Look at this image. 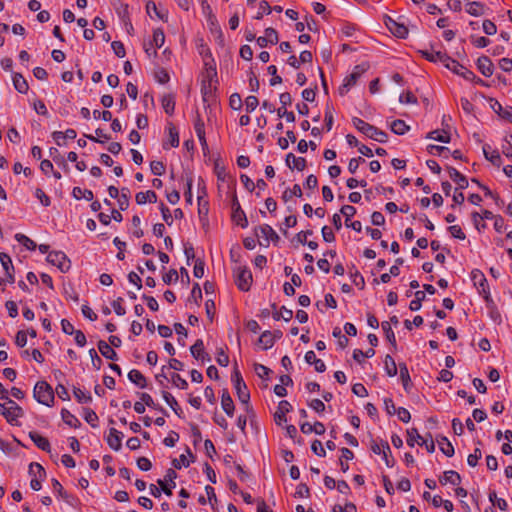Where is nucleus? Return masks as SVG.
I'll return each mask as SVG.
<instances>
[{
	"mask_svg": "<svg viewBox=\"0 0 512 512\" xmlns=\"http://www.w3.org/2000/svg\"><path fill=\"white\" fill-rule=\"evenodd\" d=\"M352 122H353L354 127L359 132H361L365 136L369 137L370 139H373L380 143L387 142L388 135L384 131L378 129L377 127H375L357 117L353 118Z\"/></svg>",
	"mask_w": 512,
	"mask_h": 512,
	"instance_id": "nucleus-1",
	"label": "nucleus"
},
{
	"mask_svg": "<svg viewBox=\"0 0 512 512\" xmlns=\"http://www.w3.org/2000/svg\"><path fill=\"white\" fill-rule=\"evenodd\" d=\"M33 396L38 403L45 406L51 407L54 404V391L45 381H39L35 384Z\"/></svg>",
	"mask_w": 512,
	"mask_h": 512,
	"instance_id": "nucleus-2",
	"label": "nucleus"
},
{
	"mask_svg": "<svg viewBox=\"0 0 512 512\" xmlns=\"http://www.w3.org/2000/svg\"><path fill=\"white\" fill-rule=\"evenodd\" d=\"M0 414L12 424L23 415V410L15 401L7 397V399L0 400Z\"/></svg>",
	"mask_w": 512,
	"mask_h": 512,
	"instance_id": "nucleus-3",
	"label": "nucleus"
},
{
	"mask_svg": "<svg viewBox=\"0 0 512 512\" xmlns=\"http://www.w3.org/2000/svg\"><path fill=\"white\" fill-rule=\"evenodd\" d=\"M367 68L364 65H357L352 72L343 79V83L339 87V94L344 96L349 90L356 85L359 78L366 72Z\"/></svg>",
	"mask_w": 512,
	"mask_h": 512,
	"instance_id": "nucleus-4",
	"label": "nucleus"
},
{
	"mask_svg": "<svg viewBox=\"0 0 512 512\" xmlns=\"http://www.w3.org/2000/svg\"><path fill=\"white\" fill-rule=\"evenodd\" d=\"M235 283L242 291H248L251 287L253 278L251 271L246 266L238 265L234 269Z\"/></svg>",
	"mask_w": 512,
	"mask_h": 512,
	"instance_id": "nucleus-5",
	"label": "nucleus"
},
{
	"mask_svg": "<svg viewBox=\"0 0 512 512\" xmlns=\"http://www.w3.org/2000/svg\"><path fill=\"white\" fill-rule=\"evenodd\" d=\"M232 381L234 383V388L236 390L239 401L243 404H248L250 400V393L240 372L236 368L232 374Z\"/></svg>",
	"mask_w": 512,
	"mask_h": 512,
	"instance_id": "nucleus-6",
	"label": "nucleus"
},
{
	"mask_svg": "<svg viewBox=\"0 0 512 512\" xmlns=\"http://www.w3.org/2000/svg\"><path fill=\"white\" fill-rule=\"evenodd\" d=\"M371 450L373 453L381 455L388 467H392L394 465V459L391 456V449L388 442L383 440H380L379 442L373 441L371 444Z\"/></svg>",
	"mask_w": 512,
	"mask_h": 512,
	"instance_id": "nucleus-7",
	"label": "nucleus"
},
{
	"mask_svg": "<svg viewBox=\"0 0 512 512\" xmlns=\"http://www.w3.org/2000/svg\"><path fill=\"white\" fill-rule=\"evenodd\" d=\"M47 261L56 266L61 272H67L70 269V260L62 251H52L47 255Z\"/></svg>",
	"mask_w": 512,
	"mask_h": 512,
	"instance_id": "nucleus-8",
	"label": "nucleus"
},
{
	"mask_svg": "<svg viewBox=\"0 0 512 512\" xmlns=\"http://www.w3.org/2000/svg\"><path fill=\"white\" fill-rule=\"evenodd\" d=\"M444 66L451 70L453 73L463 77L464 79L468 81H472L475 78V75L472 71L467 69L465 66L460 64L458 61L448 58V61L444 63Z\"/></svg>",
	"mask_w": 512,
	"mask_h": 512,
	"instance_id": "nucleus-9",
	"label": "nucleus"
},
{
	"mask_svg": "<svg viewBox=\"0 0 512 512\" xmlns=\"http://www.w3.org/2000/svg\"><path fill=\"white\" fill-rule=\"evenodd\" d=\"M255 235L265 240V243L260 242V245L268 246L270 242L279 240V236L275 230L268 224H263L255 228Z\"/></svg>",
	"mask_w": 512,
	"mask_h": 512,
	"instance_id": "nucleus-10",
	"label": "nucleus"
},
{
	"mask_svg": "<svg viewBox=\"0 0 512 512\" xmlns=\"http://www.w3.org/2000/svg\"><path fill=\"white\" fill-rule=\"evenodd\" d=\"M177 474L175 470L168 469L164 479H159L157 481L158 485L161 487V490L167 495H172V489L176 486L174 480L176 479Z\"/></svg>",
	"mask_w": 512,
	"mask_h": 512,
	"instance_id": "nucleus-11",
	"label": "nucleus"
},
{
	"mask_svg": "<svg viewBox=\"0 0 512 512\" xmlns=\"http://www.w3.org/2000/svg\"><path fill=\"white\" fill-rule=\"evenodd\" d=\"M232 210H233L232 218H233L234 222L237 225L241 226L242 228L247 227L248 220H247L246 214L242 210L240 203L236 196H234L233 200H232Z\"/></svg>",
	"mask_w": 512,
	"mask_h": 512,
	"instance_id": "nucleus-12",
	"label": "nucleus"
},
{
	"mask_svg": "<svg viewBox=\"0 0 512 512\" xmlns=\"http://www.w3.org/2000/svg\"><path fill=\"white\" fill-rule=\"evenodd\" d=\"M385 24L389 31L398 38H405L408 35V28L391 17L386 18Z\"/></svg>",
	"mask_w": 512,
	"mask_h": 512,
	"instance_id": "nucleus-13",
	"label": "nucleus"
},
{
	"mask_svg": "<svg viewBox=\"0 0 512 512\" xmlns=\"http://www.w3.org/2000/svg\"><path fill=\"white\" fill-rule=\"evenodd\" d=\"M202 81H204L205 84L208 83L210 90H214L216 88L217 70L215 65L205 63V73Z\"/></svg>",
	"mask_w": 512,
	"mask_h": 512,
	"instance_id": "nucleus-14",
	"label": "nucleus"
},
{
	"mask_svg": "<svg viewBox=\"0 0 512 512\" xmlns=\"http://www.w3.org/2000/svg\"><path fill=\"white\" fill-rule=\"evenodd\" d=\"M278 40V33L273 28H267L264 32V36H260L256 39L260 47H266L268 44H276Z\"/></svg>",
	"mask_w": 512,
	"mask_h": 512,
	"instance_id": "nucleus-15",
	"label": "nucleus"
},
{
	"mask_svg": "<svg viewBox=\"0 0 512 512\" xmlns=\"http://www.w3.org/2000/svg\"><path fill=\"white\" fill-rule=\"evenodd\" d=\"M421 55L430 62H440L444 65L448 61L449 56L446 53L440 51L431 50H420Z\"/></svg>",
	"mask_w": 512,
	"mask_h": 512,
	"instance_id": "nucleus-16",
	"label": "nucleus"
},
{
	"mask_svg": "<svg viewBox=\"0 0 512 512\" xmlns=\"http://www.w3.org/2000/svg\"><path fill=\"white\" fill-rule=\"evenodd\" d=\"M291 409H292V406L288 401H286V400L280 401L278 404V407H277V411L275 412V415H274L276 424L281 425L283 422H286L287 421L286 414L288 412H290Z\"/></svg>",
	"mask_w": 512,
	"mask_h": 512,
	"instance_id": "nucleus-17",
	"label": "nucleus"
},
{
	"mask_svg": "<svg viewBox=\"0 0 512 512\" xmlns=\"http://www.w3.org/2000/svg\"><path fill=\"white\" fill-rule=\"evenodd\" d=\"M0 262L7 276V281L13 283L15 281L14 267L10 256L6 253H0Z\"/></svg>",
	"mask_w": 512,
	"mask_h": 512,
	"instance_id": "nucleus-18",
	"label": "nucleus"
},
{
	"mask_svg": "<svg viewBox=\"0 0 512 512\" xmlns=\"http://www.w3.org/2000/svg\"><path fill=\"white\" fill-rule=\"evenodd\" d=\"M123 434L115 428L109 430L107 443L111 449L118 451L122 447Z\"/></svg>",
	"mask_w": 512,
	"mask_h": 512,
	"instance_id": "nucleus-19",
	"label": "nucleus"
},
{
	"mask_svg": "<svg viewBox=\"0 0 512 512\" xmlns=\"http://www.w3.org/2000/svg\"><path fill=\"white\" fill-rule=\"evenodd\" d=\"M29 437L39 449L48 453L51 452L50 442L46 437L36 431L29 432Z\"/></svg>",
	"mask_w": 512,
	"mask_h": 512,
	"instance_id": "nucleus-20",
	"label": "nucleus"
},
{
	"mask_svg": "<svg viewBox=\"0 0 512 512\" xmlns=\"http://www.w3.org/2000/svg\"><path fill=\"white\" fill-rule=\"evenodd\" d=\"M286 164L290 169L303 171L306 167V160L303 157H296L293 153L286 156Z\"/></svg>",
	"mask_w": 512,
	"mask_h": 512,
	"instance_id": "nucleus-21",
	"label": "nucleus"
},
{
	"mask_svg": "<svg viewBox=\"0 0 512 512\" xmlns=\"http://www.w3.org/2000/svg\"><path fill=\"white\" fill-rule=\"evenodd\" d=\"M305 361L310 365H314L315 370L319 373L326 370L325 363L321 359H318L312 350L306 352Z\"/></svg>",
	"mask_w": 512,
	"mask_h": 512,
	"instance_id": "nucleus-22",
	"label": "nucleus"
},
{
	"mask_svg": "<svg viewBox=\"0 0 512 512\" xmlns=\"http://www.w3.org/2000/svg\"><path fill=\"white\" fill-rule=\"evenodd\" d=\"M477 67L485 77H490L493 74V63L487 56L478 58Z\"/></svg>",
	"mask_w": 512,
	"mask_h": 512,
	"instance_id": "nucleus-23",
	"label": "nucleus"
},
{
	"mask_svg": "<svg viewBox=\"0 0 512 512\" xmlns=\"http://www.w3.org/2000/svg\"><path fill=\"white\" fill-rule=\"evenodd\" d=\"M439 482L442 485H446L448 483L452 485H459L461 482V476L458 472L454 470H448L443 473V475L439 478Z\"/></svg>",
	"mask_w": 512,
	"mask_h": 512,
	"instance_id": "nucleus-24",
	"label": "nucleus"
},
{
	"mask_svg": "<svg viewBox=\"0 0 512 512\" xmlns=\"http://www.w3.org/2000/svg\"><path fill=\"white\" fill-rule=\"evenodd\" d=\"M450 178L457 184V189H465L468 186V180L467 178L462 175L458 170L455 168L450 167L448 169Z\"/></svg>",
	"mask_w": 512,
	"mask_h": 512,
	"instance_id": "nucleus-25",
	"label": "nucleus"
},
{
	"mask_svg": "<svg viewBox=\"0 0 512 512\" xmlns=\"http://www.w3.org/2000/svg\"><path fill=\"white\" fill-rule=\"evenodd\" d=\"M483 153L485 158L490 161L493 165L500 166L501 164V156L499 152L495 149H492L490 145L483 146Z\"/></svg>",
	"mask_w": 512,
	"mask_h": 512,
	"instance_id": "nucleus-26",
	"label": "nucleus"
},
{
	"mask_svg": "<svg viewBox=\"0 0 512 512\" xmlns=\"http://www.w3.org/2000/svg\"><path fill=\"white\" fill-rule=\"evenodd\" d=\"M135 200L138 205H144L147 202L155 203L157 201V195L152 190H148L145 192H138L135 196Z\"/></svg>",
	"mask_w": 512,
	"mask_h": 512,
	"instance_id": "nucleus-27",
	"label": "nucleus"
},
{
	"mask_svg": "<svg viewBox=\"0 0 512 512\" xmlns=\"http://www.w3.org/2000/svg\"><path fill=\"white\" fill-rule=\"evenodd\" d=\"M221 406L224 412L232 417L234 415V403L228 392L224 391L221 396Z\"/></svg>",
	"mask_w": 512,
	"mask_h": 512,
	"instance_id": "nucleus-28",
	"label": "nucleus"
},
{
	"mask_svg": "<svg viewBox=\"0 0 512 512\" xmlns=\"http://www.w3.org/2000/svg\"><path fill=\"white\" fill-rule=\"evenodd\" d=\"M99 352L107 359L116 360L117 353L115 350L105 341L100 340L97 344Z\"/></svg>",
	"mask_w": 512,
	"mask_h": 512,
	"instance_id": "nucleus-29",
	"label": "nucleus"
},
{
	"mask_svg": "<svg viewBox=\"0 0 512 512\" xmlns=\"http://www.w3.org/2000/svg\"><path fill=\"white\" fill-rule=\"evenodd\" d=\"M258 343L263 350L270 349L275 343V336L270 331H264L260 335Z\"/></svg>",
	"mask_w": 512,
	"mask_h": 512,
	"instance_id": "nucleus-30",
	"label": "nucleus"
},
{
	"mask_svg": "<svg viewBox=\"0 0 512 512\" xmlns=\"http://www.w3.org/2000/svg\"><path fill=\"white\" fill-rule=\"evenodd\" d=\"M399 370H400V379L402 381L403 388L406 392H410L412 384H411V378H410V374H409L406 364H404V363L399 364Z\"/></svg>",
	"mask_w": 512,
	"mask_h": 512,
	"instance_id": "nucleus-31",
	"label": "nucleus"
},
{
	"mask_svg": "<svg viewBox=\"0 0 512 512\" xmlns=\"http://www.w3.org/2000/svg\"><path fill=\"white\" fill-rule=\"evenodd\" d=\"M12 81H13L14 88L19 93H22V94L27 93V91L29 89V86H28L27 81L25 80V78L21 74L15 73L13 75Z\"/></svg>",
	"mask_w": 512,
	"mask_h": 512,
	"instance_id": "nucleus-32",
	"label": "nucleus"
},
{
	"mask_svg": "<svg viewBox=\"0 0 512 512\" xmlns=\"http://www.w3.org/2000/svg\"><path fill=\"white\" fill-rule=\"evenodd\" d=\"M192 356L197 360H205L206 353L204 351V344L201 339H198L190 348Z\"/></svg>",
	"mask_w": 512,
	"mask_h": 512,
	"instance_id": "nucleus-33",
	"label": "nucleus"
},
{
	"mask_svg": "<svg viewBox=\"0 0 512 512\" xmlns=\"http://www.w3.org/2000/svg\"><path fill=\"white\" fill-rule=\"evenodd\" d=\"M128 379L140 388L146 387V379L139 370L132 369L128 373Z\"/></svg>",
	"mask_w": 512,
	"mask_h": 512,
	"instance_id": "nucleus-34",
	"label": "nucleus"
},
{
	"mask_svg": "<svg viewBox=\"0 0 512 512\" xmlns=\"http://www.w3.org/2000/svg\"><path fill=\"white\" fill-rule=\"evenodd\" d=\"M73 394L76 400L81 404H87L92 401L90 392L85 391L79 387H73Z\"/></svg>",
	"mask_w": 512,
	"mask_h": 512,
	"instance_id": "nucleus-35",
	"label": "nucleus"
},
{
	"mask_svg": "<svg viewBox=\"0 0 512 512\" xmlns=\"http://www.w3.org/2000/svg\"><path fill=\"white\" fill-rule=\"evenodd\" d=\"M162 397L165 400V402L170 406V408L175 412V414L180 416V414L182 413V410H181L177 400L175 399V397L171 393L166 392V391L162 392Z\"/></svg>",
	"mask_w": 512,
	"mask_h": 512,
	"instance_id": "nucleus-36",
	"label": "nucleus"
},
{
	"mask_svg": "<svg viewBox=\"0 0 512 512\" xmlns=\"http://www.w3.org/2000/svg\"><path fill=\"white\" fill-rule=\"evenodd\" d=\"M427 138L443 143L450 142V134L445 130H434L427 134Z\"/></svg>",
	"mask_w": 512,
	"mask_h": 512,
	"instance_id": "nucleus-37",
	"label": "nucleus"
},
{
	"mask_svg": "<svg viewBox=\"0 0 512 512\" xmlns=\"http://www.w3.org/2000/svg\"><path fill=\"white\" fill-rule=\"evenodd\" d=\"M473 281H474V284L478 287V289L481 292H483V293L487 292L488 283H487L485 276L480 271L473 272Z\"/></svg>",
	"mask_w": 512,
	"mask_h": 512,
	"instance_id": "nucleus-38",
	"label": "nucleus"
},
{
	"mask_svg": "<svg viewBox=\"0 0 512 512\" xmlns=\"http://www.w3.org/2000/svg\"><path fill=\"white\" fill-rule=\"evenodd\" d=\"M167 131H168L169 146L170 147H178L180 141H179V134H178L176 127L172 123H169L167 126Z\"/></svg>",
	"mask_w": 512,
	"mask_h": 512,
	"instance_id": "nucleus-39",
	"label": "nucleus"
},
{
	"mask_svg": "<svg viewBox=\"0 0 512 512\" xmlns=\"http://www.w3.org/2000/svg\"><path fill=\"white\" fill-rule=\"evenodd\" d=\"M466 11L472 16H481L485 13V6L480 2H470L466 5Z\"/></svg>",
	"mask_w": 512,
	"mask_h": 512,
	"instance_id": "nucleus-40",
	"label": "nucleus"
},
{
	"mask_svg": "<svg viewBox=\"0 0 512 512\" xmlns=\"http://www.w3.org/2000/svg\"><path fill=\"white\" fill-rule=\"evenodd\" d=\"M353 457H354V454L350 449H348V448L341 449L340 466H341V470L343 472L348 471L349 465L347 464V461L353 459Z\"/></svg>",
	"mask_w": 512,
	"mask_h": 512,
	"instance_id": "nucleus-41",
	"label": "nucleus"
},
{
	"mask_svg": "<svg viewBox=\"0 0 512 512\" xmlns=\"http://www.w3.org/2000/svg\"><path fill=\"white\" fill-rule=\"evenodd\" d=\"M161 104L164 111L171 115L175 109V99L171 94L164 95L161 99Z\"/></svg>",
	"mask_w": 512,
	"mask_h": 512,
	"instance_id": "nucleus-42",
	"label": "nucleus"
},
{
	"mask_svg": "<svg viewBox=\"0 0 512 512\" xmlns=\"http://www.w3.org/2000/svg\"><path fill=\"white\" fill-rule=\"evenodd\" d=\"M61 417L65 424L70 427H78L80 425L79 420L67 409H62Z\"/></svg>",
	"mask_w": 512,
	"mask_h": 512,
	"instance_id": "nucleus-43",
	"label": "nucleus"
},
{
	"mask_svg": "<svg viewBox=\"0 0 512 512\" xmlns=\"http://www.w3.org/2000/svg\"><path fill=\"white\" fill-rule=\"evenodd\" d=\"M438 444L442 453L447 457H452L454 455V447L446 437H442L438 440Z\"/></svg>",
	"mask_w": 512,
	"mask_h": 512,
	"instance_id": "nucleus-44",
	"label": "nucleus"
},
{
	"mask_svg": "<svg viewBox=\"0 0 512 512\" xmlns=\"http://www.w3.org/2000/svg\"><path fill=\"white\" fill-rule=\"evenodd\" d=\"M390 128L397 135H404L409 130V126L400 119L394 120Z\"/></svg>",
	"mask_w": 512,
	"mask_h": 512,
	"instance_id": "nucleus-45",
	"label": "nucleus"
},
{
	"mask_svg": "<svg viewBox=\"0 0 512 512\" xmlns=\"http://www.w3.org/2000/svg\"><path fill=\"white\" fill-rule=\"evenodd\" d=\"M384 369L388 376L393 377L397 374V365L390 355H386L384 359Z\"/></svg>",
	"mask_w": 512,
	"mask_h": 512,
	"instance_id": "nucleus-46",
	"label": "nucleus"
},
{
	"mask_svg": "<svg viewBox=\"0 0 512 512\" xmlns=\"http://www.w3.org/2000/svg\"><path fill=\"white\" fill-rule=\"evenodd\" d=\"M130 190L128 188H122L117 198L118 205L121 210H125L129 206Z\"/></svg>",
	"mask_w": 512,
	"mask_h": 512,
	"instance_id": "nucleus-47",
	"label": "nucleus"
},
{
	"mask_svg": "<svg viewBox=\"0 0 512 512\" xmlns=\"http://www.w3.org/2000/svg\"><path fill=\"white\" fill-rule=\"evenodd\" d=\"M427 150L430 154L435 156H442L444 158H448L450 154V150L447 147L444 146H438V145H429L427 147Z\"/></svg>",
	"mask_w": 512,
	"mask_h": 512,
	"instance_id": "nucleus-48",
	"label": "nucleus"
},
{
	"mask_svg": "<svg viewBox=\"0 0 512 512\" xmlns=\"http://www.w3.org/2000/svg\"><path fill=\"white\" fill-rule=\"evenodd\" d=\"M423 440V437L419 434L416 428H411L407 430V444L411 447L415 445V443H420Z\"/></svg>",
	"mask_w": 512,
	"mask_h": 512,
	"instance_id": "nucleus-49",
	"label": "nucleus"
},
{
	"mask_svg": "<svg viewBox=\"0 0 512 512\" xmlns=\"http://www.w3.org/2000/svg\"><path fill=\"white\" fill-rule=\"evenodd\" d=\"M15 239L17 242L22 244L28 250H35V248L37 246L36 243L32 239H30L29 237H27L26 235L21 234V233H17L15 235Z\"/></svg>",
	"mask_w": 512,
	"mask_h": 512,
	"instance_id": "nucleus-50",
	"label": "nucleus"
},
{
	"mask_svg": "<svg viewBox=\"0 0 512 512\" xmlns=\"http://www.w3.org/2000/svg\"><path fill=\"white\" fill-rule=\"evenodd\" d=\"M72 194L76 199L84 198L87 201H91L94 197L93 192L91 190L82 189L80 187H74Z\"/></svg>",
	"mask_w": 512,
	"mask_h": 512,
	"instance_id": "nucleus-51",
	"label": "nucleus"
},
{
	"mask_svg": "<svg viewBox=\"0 0 512 512\" xmlns=\"http://www.w3.org/2000/svg\"><path fill=\"white\" fill-rule=\"evenodd\" d=\"M293 196L301 197L302 196V189L300 185L295 184L291 189H286L283 192L282 198L285 202H288Z\"/></svg>",
	"mask_w": 512,
	"mask_h": 512,
	"instance_id": "nucleus-52",
	"label": "nucleus"
},
{
	"mask_svg": "<svg viewBox=\"0 0 512 512\" xmlns=\"http://www.w3.org/2000/svg\"><path fill=\"white\" fill-rule=\"evenodd\" d=\"M381 327L383 332L385 333L387 340L391 343L392 346L396 347V337L394 331L391 328L390 322H382Z\"/></svg>",
	"mask_w": 512,
	"mask_h": 512,
	"instance_id": "nucleus-53",
	"label": "nucleus"
},
{
	"mask_svg": "<svg viewBox=\"0 0 512 512\" xmlns=\"http://www.w3.org/2000/svg\"><path fill=\"white\" fill-rule=\"evenodd\" d=\"M29 474L32 476V478L44 479L46 473L44 468L39 463H31L29 465Z\"/></svg>",
	"mask_w": 512,
	"mask_h": 512,
	"instance_id": "nucleus-54",
	"label": "nucleus"
},
{
	"mask_svg": "<svg viewBox=\"0 0 512 512\" xmlns=\"http://www.w3.org/2000/svg\"><path fill=\"white\" fill-rule=\"evenodd\" d=\"M165 42V35L162 29L158 28L153 31V39L150 42L156 48H161Z\"/></svg>",
	"mask_w": 512,
	"mask_h": 512,
	"instance_id": "nucleus-55",
	"label": "nucleus"
},
{
	"mask_svg": "<svg viewBox=\"0 0 512 512\" xmlns=\"http://www.w3.org/2000/svg\"><path fill=\"white\" fill-rule=\"evenodd\" d=\"M292 317H293V312H292V310L287 309V308H286V307H284V306H283V307H281L280 311L275 312V313L273 314V318H274L275 320H277V321H278V320H280V319H283L284 321L288 322V321H290V320L292 319Z\"/></svg>",
	"mask_w": 512,
	"mask_h": 512,
	"instance_id": "nucleus-56",
	"label": "nucleus"
},
{
	"mask_svg": "<svg viewBox=\"0 0 512 512\" xmlns=\"http://www.w3.org/2000/svg\"><path fill=\"white\" fill-rule=\"evenodd\" d=\"M272 11V8L271 6L269 5V3L266 1V0H262L260 3H259V8H258V12L257 14L255 15V19L257 20H260L263 18V16L266 14V15H269Z\"/></svg>",
	"mask_w": 512,
	"mask_h": 512,
	"instance_id": "nucleus-57",
	"label": "nucleus"
},
{
	"mask_svg": "<svg viewBox=\"0 0 512 512\" xmlns=\"http://www.w3.org/2000/svg\"><path fill=\"white\" fill-rule=\"evenodd\" d=\"M171 382L174 386H176L179 389L185 390L188 388V382L182 378L179 374H172L171 375Z\"/></svg>",
	"mask_w": 512,
	"mask_h": 512,
	"instance_id": "nucleus-58",
	"label": "nucleus"
},
{
	"mask_svg": "<svg viewBox=\"0 0 512 512\" xmlns=\"http://www.w3.org/2000/svg\"><path fill=\"white\" fill-rule=\"evenodd\" d=\"M84 418L86 422L89 423L92 427L97 426L98 416L92 409H84Z\"/></svg>",
	"mask_w": 512,
	"mask_h": 512,
	"instance_id": "nucleus-59",
	"label": "nucleus"
},
{
	"mask_svg": "<svg viewBox=\"0 0 512 512\" xmlns=\"http://www.w3.org/2000/svg\"><path fill=\"white\" fill-rule=\"evenodd\" d=\"M150 169L152 174L156 176H161L165 173V165L161 161H152L150 163Z\"/></svg>",
	"mask_w": 512,
	"mask_h": 512,
	"instance_id": "nucleus-60",
	"label": "nucleus"
},
{
	"mask_svg": "<svg viewBox=\"0 0 512 512\" xmlns=\"http://www.w3.org/2000/svg\"><path fill=\"white\" fill-rule=\"evenodd\" d=\"M340 212L345 217V223L347 225L350 219L356 214V209L351 205H344L342 206Z\"/></svg>",
	"mask_w": 512,
	"mask_h": 512,
	"instance_id": "nucleus-61",
	"label": "nucleus"
},
{
	"mask_svg": "<svg viewBox=\"0 0 512 512\" xmlns=\"http://www.w3.org/2000/svg\"><path fill=\"white\" fill-rule=\"evenodd\" d=\"M481 457H482L481 450L479 448H475L474 452L469 454L467 457L468 465L471 467H475L477 465L479 459H481Z\"/></svg>",
	"mask_w": 512,
	"mask_h": 512,
	"instance_id": "nucleus-62",
	"label": "nucleus"
},
{
	"mask_svg": "<svg viewBox=\"0 0 512 512\" xmlns=\"http://www.w3.org/2000/svg\"><path fill=\"white\" fill-rule=\"evenodd\" d=\"M496 106H499L498 114L501 118L512 122V107L503 108L500 103L496 102Z\"/></svg>",
	"mask_w": 512,
	"mask_h": 512,
	"instance_id": "nucleus-63",
	"label": "nucleus"
},
{
	"mask_svg": "<svg viewBox=\"0 0 512 512\" xmlns=\"http://www.w3.org/2000/svg\"><path fill=\"white\" fill-rule=\"evenodd\" d=\"M450 234L459 240H464L466 238L465 233L462 231V228L459 225H452L448 228Z\"/></svg>",
	"mask_w": 512,
	"mask_h": 512,
	"instance_id": "nucleus-64",
	"label": "nucleus"
}]
</instances>
